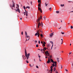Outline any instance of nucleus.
<instances>
[{
    "instance_id": "393cba45",
    "label": "nucleus",
    "mask_w": 73,
    "mask_h": 73,
    "mask_svg": "<svg viewBox=\"0 0 73 73\" xmlns=\"http://www.w3.org/2000/svg\"><path fill=\"white\" fill-rule=\"evenodd\" d=\"M26 62H27V64H28V63H29V62H28V60L26 61Z\"/></svg>"
},
{
    "instance_id": "3c124183",
    "label": "nucleus",
    "mask_w": 73,
    "mask_h": 73,
    "mask_svg": "<svg viewBox=\"0 0 73 73\" xmlns=\"http://www.w3.org/2000/svg\"><path fill=\"white\" fill-rule=\"evenodd\" d=\"M45 5H46V6H47V5H48V4H46V3H45Z\"/></svg>"
},
{
    "instance_id": "e433bc0d",
    "label": "nucleus",
    "mask_w": 73,
    "mask_h": 73,
    "mask_svg": "<svg viewBox=\"0 0 73 73\" xmlns=\"http://www.w3.org/2000/svg\"><path fill=\"white\" fill-rule=\"evenodd\" d=\"M41 24L42 25V27H43V23H42V22H41Z\"/></svg>"
},
{
    "instance_id": "c03bdc74",
    "label": "nucleus",
    "mask_w": 73,
    "mask_h": 73,
    "mask_svg": "<svg viewBox=\"0 0 73 73\" xmlns=\"http://www.w3.org/2000/svg\"><path fill=\"white\" fill-rule=\"evenodd\" d=\"M44 20H45V19H46V17L45 16H44Z\"/></svg>"
},
{
    "instance_id": "7c9ffc66",
    "label": "nucleus",
    "mask_w": 73,
    "mask_h": 73,
    "mask_svg": "<svg viewBox=\"0 0 73 73\" xmlns=\"http://www.w3.org/2000/svg\"><path fill=\"white\" fill-rule=\"evenodd\" d=\"M60 6L61 7H63V6H64V5L63 4V5H62L61 4L60 5Z\"/></svg>"
},
{
    "instance_id": "a18cd8bd",
    "label": "nucleus",
    "mask_w": 73,
    "mask_h": 73,
    "mask_svg": "<svg viewBox=\"0 0 73 73\" xmlns=\"http://www.w3.org/2000/svg\"><path fill=\"white\" fill-rule=\"evenodd\" d=\"M53 68V66H51L50 68L52 69Z\"/></svg>"
},
{
    "instance_id": "052dcab7",
    "label": "nucleus",
    "mask_w": 73,
    "mask_h": 73,
    "mask_svg": "<svg viewBox=\"0 0 73 73\" xmlns=\"http://www.w3.org/2000/svg\"><path fill=\"white\" fill-rule=\"evenodd\" d=\"M61 69H62V65H61Z\"/></svg>"
},
{
    "instance_id": "423d86ee",
    "label": "nucleus",
    "mask_w": 73,
    "mask_h": 73,
    "mask_svg": "<svg viewBox=\"0 0 73 73\" xmlns=\"http://www.w3.org/2000/svg\"><path fill=\"white\" fill-rule=\"evenodd\" d=\"M14 10H15V11H16V12H19V13H20V9H19V8H17V9H14Z\"/></svg>"
},
{
    "instance_id": "338daca9",
    "label": "nucleus",
    "mask_w": 73,
    "mask_h": 73,
    "mask_svg": "<svg viewBox=\"0 0 73 73\" xmlns=\"http://www.w3.org/2000/svg\"><path fill=\"white\" fill-rule=\"evenodd\" d=\"M26 14H28V11L26 12Z\"/></svg>"
},
{
    "instance_id": "0e129e2a",
    "label": "nucleus",
    "mask_w": 73,
    "mask_h": 73,
    "mask_svg": "<svg viewBox=\"0 0 73 73\" xmlns=\"http://www.w3.org/2000/svg\"><path fill=\"white\" fill-rule=\"evenodd\" d=\"M61 27H60V28H59L58 29H61Z\"/></svg>"
},
{
    "instance_id": "0eeeda50",
    "label": "nucleus",
    "mask_w": 73,
    "mask_h": 73,
    "mask_svg": "<svg viewBox=\"0 0 73 73\" xmlns=\"http://www.w3.org/2000/svg\"><path fill=\"white\" fill-rule=\"evenodd\" d=\"M48 60L47 62V64H49L50 63V59L49 58H48Z\"/></svg>"
},
{
    "instance_id": "4c0bfd02",
    "label": "nucleus",
    "mask_w": 73,
    "mask_h": 73,
    "mask_svg": "<svg viewBox=\"0 0 73 73\" xmlns=\"http://www.w3.org/2000/svg\"><path fill=\"white\" fill-rule=\"evenodd\" d=\"M24 55H23L22 56V57L24 59V60H25V59L24 58Z\"/></svg>"
},
{
    "instance_id": "c756f323",
    "label": "nucleus",
    "mask_w": 73,
    "mask_h": 73,
    "mask_svg": "<svg viewBox=\"0 0 73 73\" xmlns=\"http://www.w3.org/2000/svg\"><path fill=\"white\" fill-rule=\"evenodd\" d=\"M49 56V57L48 58H52V55H50V56Z\"/></svg>"
},
{
    "instance_id": "58836bf2",
    "label": "nucleus",
    "mask_w": 73,
    "mask_h": 73,
    "mask_svg": "<svg viewBox=\"0 0 73 73\" xmlns=\"http://www.w3.org/2000/svg\"><path fill=\"white\" fill-rule=\"evenodd\" d=\"M55 66H57V62H56V63H55Z\"/></svg>"
},
{
    "instance_id": "4be33fe9",
    "label": "nucleus",
    "mask_w": 73,
    "mask_h": 73,
    "mask_svg": "<svg viewBox=\"0 0 73 73\" xmlns=\"http://www.w3.org/2000/svg\"><path fill=\"white\" fill-rule=\"evenodd\" d=\"M54 72H55L56 71V68H55V67H54Z\"/></svg>"
},
{
    "instance_id": "a19ab883",
    "label": "nucleus",
    "mask_w": 73,
    "mask_h": 73,
    "mask_svg": "<svg viewBox=\"0 0 73 73\" xmlns=\"http://www.w3.org/2000/svg\"><path fill=\"white\" fill-rule=\"evenodd\" d=\"M38 3H40V0H38Z\"/></svg>"
},
{
    "instance_id": "cd10ccee",
    "label": "nucleus",
    "mask_w": 73,
    "mask_h": 73,
    "mask_svg": "<svg viewBox=\"0 0 73 73\" xmlns=\"http://www.w3.org/2000/svg\"><path fill=\"white\" fill-rule=\"evenodd\" d=\"M24 13V15L25 16V14L26 13V12H24V13Z\"/></svg>"
},
{
    "instance_id": "6e6552de",
    "label": "nucleus",
    "mask_w": 73,
    "mask_h": 73,
    "mask_svg": "<svg viewBox=\"0 0 73 73\" xmlns=\"http://www.w3.org/2000/svg\"><path fill=\"white\" fill-rule=\"evenodd\" d=\"M54 33V32H53L50 34V36L51 37H52V36H53L54 35V34H53V33Z\"/></svg>"
},
{
    "instance_id": "2f4dec72",
    "label": "nucleus",
    "mask_w": 73,
    "mask_h": 73,
    "mask_svg": "<svg viewBox=\"0 0 73 73\" xmlns=\"http://www.w3.org/2000/svg\"><path fill=\"white\" fill-rule=\"evenodd\" d=\"M40 33H38V37H39V36H40Z\"/></svg>"
},
{
    "instance_id": "412c9836",
    "label": "nucleus",
    "mask_w": 73,
    "mask_h": 73,
    "mask_svg": "<svg viewBox=\"0 0 73 73\" xmlns=\"http://www.w3.org/2000/svg\"><path fill=\"white\" fill-rule=\"evenodd\" d=\"M38 35V33H36L35 35V36H37Z\"/></svg>"
},
{
    "instance_id": "39448f33",
    "label": "nucleus",
    "mask_w": 73,
    "mask_h": 73,
    "mask_svg": "<svg viewBox=\"0 0 73 73\" xmlns=\"http://www.w3.org/2000/svg\"><path fill=\"white\" fill-rule=\"evenodd\" d=\"M45 50H46V48L45 47H44V48H43V49L42 48L40 49V51H41V52H42V51H43L44 52H45Z\"/></svg>"
},
{
    "instance_id": "f8f14e48",
    "label": "nucleus",
    "mask_w": 73,
    "mask_h": 73,
    "mask_svg": "<svg viewBox=\"0 0 73 73\" xmlns=\"http://www.w3.org/2000/svg\"><path fill=\"white\" fill-rule=\"evenodd\" d=\"M38 10H39V11H41V9L39 7H38Z\"/></svg>"
},
{
    "instance_id": "6e6d98bb",
    "label": "nucleus",
    "mask_w": 73,
    "mask_h": 73,
    "mask_svg": "<svg viewBox=\"0 0 73 73\" xmlns=\"http://www.w3.org/2000/svg\"><path fill=\"white\" fill-rule=\"evenodd\" d=\"M21 35H23V31L21 33Z\"/></svg>"
},
{
    "instance_id": "f257e3e1",
    "label": "nucleus",
    "mask_w": 73,
    "mask_h": 73,
    "mask_svg": "<svg viewBox=\"0 0 73 73\" xmlns=\"http://www.w3.org/2000/svg\"><path fill=\"white\" fill-rule=\"evenodd\" d=\"M13 3V6L11 4H10V7L12 9H14L13 8H15V3H14V2H13V0L12 1Z\"/></svg>"
},
{
    "instance_id": "1a4fd4ad",
    "label": "nucleus",
    "mask_w": 73,
    "mask_h": 73,
    "mask_svg": "<svg viewBox=\"0 0 73 73\" xmlns=\"http://www.w3.org/2000/svg\"><path fill=\"white\" fill-rule=\"evenodd\" d=\"M48 53H49L48 52V51H46V52H45V54H46V56H47V54Z\"/></svg>"
},
{
    "instance_id": "e2e57ef3",
    "label": "nucleus",
    "mask_w": 73,
    "mask_h": 73,
    "mask_svg": "<svg viewBox=\"0 0 73 73\" xmlns=\"http://www.w3.org/2000/svg\"><path fill=\"white\" fill-rule=\"evenodd\" d=\"M39 60H40V61H41V60H40V58H39Z\"/></svg>"
},
{
    "instance_id": "a878e982",
    "label": "nucleus",
    "mask_w": 73,
    "mask_h": 73,
    "mask_svg": "<svg viewBox=\"0 0 73 73\" xmlns=\"http://www.w3.org/2000/svg\"><path fill=\"white\" fill-rule=\"evenodd\" d=\"M56 62H56V61L54 62H54H52V63H53V64H56Z\"/></svg>"
},
{
    "instance_id": "774afa93",
    "label": "nucleus",
    "mask_w": 73,
    "mask_h": 73,
    "mask_svg": "<svg viewBox=\"0 0 73 73\" xmlns=\"http://www.w3.org/2000/svg\"><path fill=\"white\" fill-rule=\"evenodd\" d=\"M41 42V44H43V42Z\"/></svg>"
},
{
    "instance_id": "6ab92c4d",
    "label": "nucleus",
    "mask_w": 73,
    "mask_h": 73,
    "mask_svg": "<svg viewBox=\"0 0 73 73\" xmlns=\"http://www.w3.org/2000/svg\"><path fill=\"white\" fill-rule=\"evenodd\" d=\"M40 33H43V32L41 31V30H40Z\"/></svg>"
},
{
    "instance_id": "aec40b11",
    "label": "nucleus",
    "mask_w": 73,
    "mask_h": 73,
    "mask_svg": "<svg viewBox=\"0 0 73 73\" xmlns=\"http://www.w3.org/2000/svg\"><path fill=\"white\" fill-rule=\"evenodd\" d=\"M33 65H33V66H31V64H29V66H30V67H32L33 66Z\"/></svg>"
},
{
    "instance_id": "f03ea898",
    "label": "nucleus",
    "mask_w": 73,
    "mask_h": 73,
    "mask_svg": "<svg viewBox=\"0 0 73 73\" xmlns=\"http://www.w3.org/2000/svg\"><path fill=\"white\" fill-rule=\"evenodd\" d=\"M25 34L26 35L25 38L28 41V40H29V39L30 38V37L28 35V34H27V33L26 31H25Z\"/></svg>"
},
{
    "instance_id": "864d4df0",
    "label": "nucleus",
    "mask_w": 73,
    "mask_h": 73,
    "mask_svg": "<svg viewBox=\"0 0 73 73\" xmlns=\"http://www.w3.org/2000/svg\"><path fill=\"white\" fill-rule=\"evenodd\" d=\"M38 44H40V40L38 41Z\"/></svg>"
},
{
    "instance_id": "13d9d810",
    "label": "nucleus",
    "mask_w": 73,
    "mask_h": 73,
    "mask_svg": "<svg viewBox=\"0 0 73 73\" xmlns=\"http://www.w3.org/2000/svg\"><path fill=\"white\" fill-rule=\"evenodd\" d=\"M65 70L66 71V72H68V70H66V69H65Z\"/></svg>"
},
{
    "instance_id": "473e14b6",
    "label": "nucleus",
    "mask_w": 73,
    "mask_h": 73,
    "mask_svg": "<svg viewBox=\"0 0 73 73\" xmlns=\"http://www.w3.org/2000/svg\"><path fill=\"white\" fill-rule=\"evenodd\" d=\"M56 13H59V11H57L56 12Z\"/></svg>"
},
{
    "instance_id": "680f3d73",
    "label": "nucleus",
    "mask_w": 73,
    "mask_h": 73,
    "mask_svg": "<svg viewBox=\"0 0 73 73\" xmlns=\"http://www.w3.org/2000/svg\"><path fill=\"white\" fill-rule=\"evenodd\" d=\"M26 16H28V14H26Z\"/></svg>"
},
{
    "instance_id": "a211bd4d",
    "label": "nucleus",
    "mask_w": 73,
    "mask_h": 73,
    "mask_svg": "<svg viewBox=\"0 0 73 73\" xmlns=\"http://www.w3.org/2000/svg\"><path fill=\"white\" fill-rule=\"evenodd\" d=\"M38 7H40L41 6L40 5V3H39L38 5Z\"/></svg>"
},
{
    "instance_id": "bb28decb",
    "label": "nucleus",
    "mask_w": 73,
    "mask_h": 73,
    "mask_svg": "<svg viewBox=\"0 0 73 73\" xmlns=\"http://www.w3.org/2000/svg\"><path fill=\"white\" fill-rule=\"evenodd\" d=\"M70 28H71V29H73V26H71Z\"/></svg>"
},
{
    "instance_id": "4468645a",
    "label": "nucleus",
    "mask_w": 73,
    "mask_h": 73,
    "mask_svg": "<svg viewBox=\"0 0 73 73\" xmlns=\"http://www.w3.org/2000/svg\"><path fill=\"white\" fill-rule=\"evenodd\" d=\"M27 8H28V9H30V7H29V6H27L26 7V9H27Z\"/></svg>"
},
{
    "instance_id": "dca6fc26",
    "label": "nucleus",
    "mask_w": 73,
    "mask_h": 73,
    "mask_svg": "<svg viewBox=\"0 0 73 73\" xmlns=\"http://www.w3.org/2000/svg\"><path fill=\"white\" fill-rule=\"evenodd\" d=\"M50 60H51V62H53L54 61H53V59H50Z\"/></svg>"
},
{
    "instance_id": "bf43d9fd",
    "label": "nucleus",
    "mask_w": 73,
    "mask_h": 73,
    "mask_svg": "<svg viewBox=\"0 0 73 73\" xmlns=\"http://www.w3.org/2000/svg\"><path fill=\"white\" fill-rule=\"evenodd\" d=\"M40 11L41 13H42V10H41Z\"/></svg>"
},
{
    "instance_id": "5fc2aeb1",
    "label": "nucleus",
    "mask_w": 73,
    "mask_h": 73,
    "mask_svg": "<svg viewBox=\"0 0 73 73\" xmlns=\"http://www.w3.org/2000/svg\"><path fill=\"white\" fill-rule=\"evenodd\" d=\"M72 54V52H70L69 53V54Z\"/></svg>"
},
{
    "instance_id": "f704fd0d",
    "label": "nucleus",
    "mask_w": 73,
    "mask_h": 73,
    "mask_svg": "<svg viewBox=\"0 0 73 73\" xmlns=\"http://www.w3.org/2000/svg\"><path fill=\"white\" fill-rule=\"evenodd\" d=\"M47 54V56H50V55L49 54V53H48Z\"/></svg>"
},
{
    "instance_id": "8fccbe9b",
    "label": "nucleus",
    "mask_w": 73,
    "mask_h": 73,
    "mask_svg": "<svg viewBox=\"0 0 73 73\" xmlns=\"http://www.w3.org/2000/svg\"><path fill=\"white\" fill-rule=\"evenodd\" d=\"M36 68H38V66H36Z\"/></svg>"
},
{
    "instance_id": "5701e85b",
    "label": "nucleus",
    "mask_w": 73,
    "mask_h": 73,
    "mask_svg": "<svg viewBox=\"0 0 73 73\" xmlns=\"http://www.w3.org/2000/svg\"><path fill=\"white\" fill-rule=\"evenodd\" d=\"M52 66H53V67H54V66H55V64H52Z\"/></svg>"
},
{
    "instance_id": "49530a36",
    "label": "nucleus",
    "mask_w": 73,
    "mask_h": 73,
    "mask_svg": "<svg viewBox=\"0 0 73 73\" xmlns=\"http://www.w3.org/2000/svg\"><path fill=\"white\" fill-rule=\"evenodd\" d=\"M38 57H39V58H40V57H41L39 55V54H38Z\"/></svg>"
},
{
    "instance_id": "c9c22d12",
    "label": "nucleus",
    "mask_w": 73,
    "mask_h": 73,
    "mask_svg": "<svg viewBox=\"0 0 73 73\" xmlns=\"http://www.w3.org/2000/svg\"><path fill=\"white\" fill-rule=\"evenodd\" d=\"M23 8L24 9H25V6H23Z\"/></svg>"
},
{
    "instance_id": "ddd939ff",
    "label": "nucleus",
    "mask_w": 73,
    "mask_h": 73,
    "mask_svg": "<svg viewBox=\"0 0 73 73\" xmlns=\"http://www.w3.org/2000/svg\"><path fill=\"white\" fill-rule=\"evenodd\" d=\"M30 56V53H29L27 55V57H29Z\"/></svg>"
},
{
    "instance_id": "603ef678",
    "label": "nucleus",
    "mask_w": 73,
    "mask_h": 73,
    "mask_svg": "<svg viewBox=\"0 0 73 73\" xmlns=\"http://www.w3.org/2000/svg\"><path fill=\"white\" fill-rule=\"evenodd\" d=\"M31 5H32V1H31Z\"/></svg>"
},
{
    "instance_id": "9d476101",
    "label": "nucleus",
    "mask_w": 73,
    "mask_h": 73,
    "mask_svg": "<svg viewBox=\"0 0 73 73\" xmlns=\"http://www.w3.org/2000/svg\"><path fill=\"white\" fill-rule=\"evenodd\" d=\"M57 61L58 62H60V60H59V58H57Z\"/></svg>"
},
{
    "instance_id": "69168bd1",
    "label": "nucleus",
    "mask_w": 73,
    "mask_h": 73,
    "mask_svg": "<svg viewBox=\"0 0 73 73\" xmlns=\"http://www.w3.org/2000/svg\"><path fill=\"white\" fill-rule=\"evenodd\" d=\"M35 41L36 43V42H37V40H35Z\"/></svg>"
},
{
    "instance_id": "7ed1b4c3",
    "label": "nucleus",
    "mask_w": 73,
    "mask_h": 73,
    "mask_svg": "<svg viewBox=\"0 0 73 73\" xmlns=\"http://www.w3.org/2000/svg\"><path fill=\"white\" fill-rule=\"evenodd\" d=\"M38 28H40L39 26H41V23H40V17H39L38 19H37L36 20V22L38 23Z\"/></svg>"
},
{
    "instance_id": "b1692460",
    "label": "nucleus",
    "mask_w": 73,
    "mask_h": 73,
    "mask_svg": "<svg viewBox=\"0 0 73 73\" xmlns=\"http://www.w3.org/2000/svg\"><path fill=\"white\" fill-rule=\"evenodd\" d=\"M48 47H49V46H50V44H48Z\"/></svg>"
},
{
    "instance_id": "20e7f679",
    "label": "nucleus",
    "mask_w": 73,
    "mask_h": 73,
    "mask_svg": "<svg viewBox=\"0 0 73 73\" xmlns=\"http://www.w3.org/2000/svg\"><path fill=\"white\" fill-rule=\"evenodd\" d=\"M25 55L26 56V58H27V60H28V58H29V57L28 56H27V52L26 51V49H25Z\"/></svg>"
},
{
    "instance_id": "37998d69",
    "label": "nucleus",
    "mask_w": 73,
    "mask_h": 73,
    "mask_svg": "<svg viewBox=\"0 0 73 73\" xmlns=\"http://www.w3.org/2000/svg\"><path fill=\"white\" fill-rule=\"evenodd\" d=\"M53 44H52V46L51 47V49H52V48H53Z\"/></svg>"
},
{
    "instance_id": "c85d7f7f",
    "label": "nucleus",
    "mask_w": 73,
    "mask_h": 73,
    "mask_svg": "<svg viewBox=\"0 0 73 73\" xmlns=\"http://www.w3.org/2000/svg\"><path fill=\"white\" fill-rule=\"evenodd\" d=\"M36 47L37 48H38V44H36Z\"/></svg>"
},
{
    "instance_id": "ea45409f",
    "label": "nucleus",
    "mask_w": 73,
    "mask_h": 73,
    "mask_svg": "<svg viewBox=\"0 0 73 73\" xmlns=\"http://www.w3.org/2000/svg\"><path fill=\"white\" fill-rule=\"evenodd\" d=\"M40 19L41 20H42V16H40Z\"/></svg>"
},
{
    "instance_id": "72a5a7b5",
    "label": "nucleus",
    "mask_w": 73,
    "mask_h": 73,
    "mask_svg": "<svg viewBox=\"0 0 73 73\" xmlns=\"http://www.w3.org/2000/svg\"><path fill=\"white\" fill-rule=\"evenodd\" d=\"M43 44H46V43H45V42H43Z\"/></svg>"
},
{
    "instance_id": "f3484780",
    "label": "nucleus",
    "mask_w": 73,
    "mask_h": 73,
    "mask_svg": "<svg viewBox=\"0 0 73 73\" xmlns=\"http://www.w3.org/2000/svg\"><path fill=\"white\" fill-rule=\"evenodd\" d=\"M50 43H51L52 44V45H53V42L52 41H50Z\"/></svg>"
},
{
    "instance_id": "9b49d317",
    "label": "nucleus",
    "mask_w": 73,
    "mask_h": 73,
    "mask_svg": "<svg viewBox=\"0 0 73 73\" xmlns=\"http://www.w3.org/2000/svg\"><path fill=\"white\" fill-rule=\"evenodd\" d=\"M40 30H38V31H37V33L38 34V33H40Z\"/></svg>"
},
{
    "instance_id": "4d7b16f0",
    "label": "nucleus",
    "mask_w": 73,
    "mask_h": 73,
    "mask_svg": "<svg viewBox=\"0 0 73 73\" xmlns=\"http://www.w3.org/2000/svg\"><path fill=\"white\" fill-rule=\"evenodd\" d=\"M43 45L44 46H45V44H43Z\"/></svg>"
},
{
    "instance_id": "79ce46f5",
    "label": "nucleus",
    "mask_w": 73,
    "mask_h": 73,
    "mask_svg": "<svg viewBox=\"0 0 73 73\" xmlns=\"http://www.w3.org/2000/svg\"><path fill=\"white\" fill-rule=\"evenodd\" d=\"M51 9H52V8H50L49 9L50 11H51Z\"/></svg>"
},
{
    "instance_id": "09e8293b",
    "label": "nucleus",
    "mask_w": 73,
    "mask_h": 73,
    "mask_svg": "<svg viewBox=\"0 0 73 73\" xmlns=\"http://www.w3.org/2000/svg\"><path fill=\"white\" fill-rule=\"evenodd\" d=\"M61 33H62V35H64V33L61 32Z\"/></svg>"
},
{
    "instance_id": "2eb2a0df",
    "label": "nucleus",
    "mask_w": 73,
    "mask_h": 73,
    "mask_svg": "<svg viewBox=\"0 0 73 73\" xmlns=\"http://www.w3.org/2000/svg\"><path fill=\"white\" fill-rule=\"evenodd\" d=\"M40 37H41L42 38L43 37V35H42V34H40Z\"/></svg>"
},
{
    "instance_id": "de8ad7c7",
    "label": "nucleus",
    "mask_w": 73,
    "mask_h": 73,
    "mask_svg": "<svg viewBox=\"0 0 73 73\" xmlns=\"http://www.w3.org/2000/svg\"><path fill=\"white\" fill-rule=\"evenodd\" d=\"M50 71H51V72H52V70H53V69L52 68H50Z\"/></svg>"
}]
</instances>
